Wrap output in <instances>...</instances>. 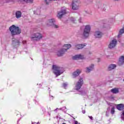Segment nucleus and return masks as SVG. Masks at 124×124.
<instances>
[{"label":"nucleus","instance_id":"nucleus-34","mask_svg":"<svg viewBox=\"0 0 124 124\" xmlns=\"http://www.w3.org/2000/svg\"><path fill=\"white\" fill-rule=\"evenodd\" d=\"M89 118L93 120V116H89Z\"/></svg>","mask_w":124,"mask_h":124},{"label":"nucleus","instance_id":"nucleus-13","mask_svg":"<svg viewBox=\"0 0 124 124\" xmlns=\"http://www.w3.org/2000/svg\"><path fill=\"white\" fill-rule=\"evenodd\" d=\"M86 45H87L86 44H75L74 46L75 47V50H80V49H83V48H84Z\"/></svg>","mask_w":124,"mask_h":124},{"label":"nucleus","instance_id":"nucleus-33","mask_svg":"<svg viewBox=\"0 0 124 124\" xmlns=\"http://www.w3.org/2000/svg\"><path fill=\"white\" fill-rule=\"evenodd\" d=\"M75 124H80L78 123V121H75Z\"/></svg>","mask_w":124,"mask_h":124},{"label":"nucleus","instance_id":"nucleus-21","mask_svg":"<svg viewBox=\"0 0 124 124\" xmlns=\"http://www.w3.org/2000/svg\"><path fill=\"white\" fill-rule=\"evenodd\" d=\"M112 93H119V88H113L110 90Z\"/></svg>","mask_w":124,"mask_h":124},{"label":"nucleus","instance_id":"nucleus-7","mask_svg":"<svg viewBox=\"0 0 124 124\" xmlns=\"http://www.w3.org/2000/svg\"><path fill=\"white\" fill-rule=\"evenodd\" d=\"M42 37H43L42 34L39 32H36L33 33L31 36V40H35L36 41H38V40H40Z\"/></svg>","mask_w":124,"mask_h":124},{"label":"nucleus","instance_id":"nucleus-5","mask_svg":"<svg viewBox=\"0 0 124 124\" xmlns=\"http://www.w3.org/2000/svg\"><path fill=\"white\" fill-rule=\"evenodd\" d=\"M80 0H73L72 8L73 10H78L81 6Z\"/></svg>","mask_w":124,"mask_h":124},{"label":"nucleus","instance_id":"nucleus-27","mask_svg":"<svg viewBox=\"0 0 124 124\" xmlns=\"http://www.w3.org/2000/svg\"><path fill=\"white\" fill-rule=\"evenodd\" d=\"M67 83H63V88H64V89H66V87H67Z\"/></svg>","mask_w":124,"mask_h":124},{"label":"nucleus","instance_id":"nucleus-38","mask_svg":"<svg viewBox=\"0 0 124 124\" xmlns=\"http://www.w3.org/2000/svg\"><path fill=\"white\" fill-rule=\"evenodd\" d=\"M58 109H59V108H56V109H55V111H56V110H58Z\"/></svg>","mask_w":124,"mask_h":124},{"label":"nucleus","instance_id":"nucleus-4","mask_svg":"<svg viewBox=\"0 0 124 124\" xmlns=\"http://www.w3.org/2000/svg\"><path fill=\"white\" fill-rule=\"evenodd\" d=\"M71 44H70L64 45L63 47L66 48H62L59 51H58L57 52H56L57 56H58V57H61V56H62V55H64L65 52H66L68 49H70V48H71Z\"/></svg>","mask_w":124,"mask_h":124},{"label":"nucleus","instance_id":"nucleus-22","mask_svg":"<svg viewBox=\"0 0 124 124\" xmlns=\"http://www.w3.org/2000/svg\"><path fill=\"white\" fill-rule=\"evenodd\" d=\"M34 11V14H36L37 15H40V8H36V10H33Z\"/></svg>","mask_w":124,"mask_h":124},{"label":"nucleus","instance_id":"nucleus-10","mask_svg":"<svg viewBox=\"0 0 124 124\" xmlns=\"http://www.w3.org/2000/svg\"><path fill=\"white\" fill-rule=\"evenodd\" d=\"M117 40L113 39L109 43L108 45V48L109 49H113V48H115L116 46L117 45Z\"/></svg>","mask_w":124,"mask_h":124},{"label":"nucleus","instance_id":"nucleus-35","mask_svg":"<svg viewBox=\"0 0 124 124\" xmlns=\"http://www.w3.org/2000/svg\"><path fill=\"white\" fill-rule=\"evenodd\" d=\"M79 23H81V18H80V19H79Z\"/></svg>","mask_w":124,"mask_h":124},{"label":"nucleus","instance_id":"nucleus-20","mask_svg":"<svg viewBox=\"0 0 124 124\" xmlns=\"http://www.w3.org/2000/svg\"><path fill=\"white\" fill-rule=\"evenodd\" d=\"M16 17L17 19H19V18H21L22 16V12L20 11H17L16 13Z\"/></svg>","mask_w":124,"mask_h":124},{"label":"nucleus","instance_id":"nucleus-29","mask_svg":"<svg viewBox=\"0 0 124 124\" xmlns=\"http://www.w3.org/2000/svg\"><path fill=\"white\" fill-rule=\"evenodd\" d=\"M51 1V0H45V2L47 4H49V3H50V2Z\"/></svg>","mask_w":124,"mask_h":124},{"label":"nucleus","instance_id":"nucleus-32","mask_svg":"<svg viewBox=\"0 0 124 124\" xmlns=\"http://www.w3.org/2000/svg\"><path fill=\"white\" fill-rule=\"evenodd\" d=\"M82 113H83V114H85L86 113V110H82Z\"/></svg>","mask_w":124,"mask_h":124},{"label":"nucleus","instance_id":"nucleus-25","mask_svg":"<svg viewBox=\"0 0 124 124\" xmlns=\"http://www.w3.org/2000/svg\"><path fill=\"white\" fill-rule=\"evenodd\" d=\"M111 114H114V113H115V108L114 107H112L111 108Z\"/></svg>","mask_w":124,"mask_h":124},{"label":"nucleus","instance_id":"nucleus-36","mask_svg":"<svg viewBox=\"0 0 124 124\" xmlns=\"http://www.w3.org/2000/svg\"><path fill=\"white\" fill-rule=\"evenodd\" d=\"M50 0V1H52V0Z\"/></svg>","mask_w":124,"mask_h":124},{"label":"nucleus","instance_id":"nucleus-19","mask_svg":"<svg viewBox=\"0 0 124 124\" xmlns=\"http://www.w3.org/2000/svg\"><path fill=\"white\" fill-rule=\"evenodd\" d=\"M116 108L119 111H122V110H124V105L123 104H120L117 105L116 106Z\"/></svg>","mask_w":124,"mask_h":124},{"label":"nucleus","instance_id":"nucleus-15","mask_svg":"<svg viewBox=\"0 0 124 124\" xmlns=\"http://www.w3.org/2000/svg\"><path fill=\"white\" fill-rule=\"evenodd\" d=\"M21 43V42H20V40L15 39V40H13L12 44L14 47H18V46H20V44Z\"/></svg>","mask_w":124,"mask_h":124},{"label":"nucleus","instance_id":"nucleus-18","mask_svg":"<svg viewBox=\"0 0 124 124\" xmlns=\"http://www.w3.org/2000/svg\"><path fill=\"white\" fill-rule=\"evenodd\" d=\"M117 67V65L115 64H111L108 65V71H111V70H113V69H115Z\"/></svg>","mask_w":124,"mask_h":124},{"label":"nucleus","instance_id":"nucleus-14","mask_svg":"<svg viewBox=\"0 0 124 124\" xmlns=\"http://www.w3.org/2000/svg\"><path fill=\"white\" fill-rule=\"evenodd\" d=\"M94 68V65L91 64L89 67L85 68V72L87 73H90L91 71H93V70Z\"/></svg>","mask_w":124,"mask_h":124},{"label":"nucleus","instance_id":"nucleus-11","mask_svg":"<svg viewBox=\"0 0 124 124\" xmlns=\"http://www.w3.org/2000/svg\"><path fill=\"white\" fill-rule=\"evenodd\" d=\"M103 35V33L100 31H96L94 32V36L95 38H101Z\"/></svg>","mask_w":124,"mask_h":124},{"label":"nucleus","instance_id":"nucleus-9","mask_svg":"<svg viewBox=\"0 0 124 124\" xmlns=\"http://www.w3.org/2000/svg\"><path fill=\"white\" fill-rule=\"evenodd\" d=\"M84 83V81L83 80V78H80L78 81L77 83V85L76 86V90L78 91L81 89V87L83 85Z\"/></svg>","mask_w":124,"mask_h":124},{"label":"nucleus","instance_id":"nucleus-12","mask_svg":"<svg viewBox=\"0 0 124 124\" xmlns=\"http://www.w3.org/2000/svg\"><path fill=\"white\" fill-rule=\"evenodd\" d=\"M85 59V56L81 54L76 55L73 57V60H84Z\"/></svg>","mask_w":124,"mask_h":124},{"label":"nucleus","instance_id":"nucleus-28","mask_svg":"<svg viewBox=\"0 0 124 124\" xmlns=\"http://www.w3.org/2000/svg\"><path fill=\"white\" fill-rule=\"evenodd\" d=\"M84 93H85V92L84 91H81L79 93V94H81L82 95H84Z\"/></svg>","mask_w":124,"mask_h":124},{"label":"nucleus","instance_id":"nucleus-8","mask_svg":"<svg viewBox=\"0 0 124 124\" xmlns=\"http://www.w3.org/2000/svg\"><path fill=\"white\" fill-rule=\"evenodd\" d=\"M66 8L63 7L61 8V10L60 12H59L57 14V17L59 19H61L63 15H65L66 14Z\"/></svg>","mask_w":124,"mask_h":124},{"label":"nucleus","instance_id":"nucleus-16","mask_svg":"<svg viewBox=\"0 0 124 124\" xmlns=\"http://www.w3.org/2000/svg\"><path fill=\"white\" fill-rule=\"evenodd\" d=\"M81 73V70L79 69L77 70L73 73V78H76V77L79 76Z\"/></svg>","mask_w":124,"mask_h":124},{"label":"nucleus","instance_id":"nucleus-31","mask_svg":"<svg viewBox=\"0 0 124 124\" xmlns=\"http://www.w3.org/2000/svg\"><path fill=\"white\" fill-rule=\"evenodd\" d=\"M22 43L23 44H26V43H27V42L26 41H23Z\"/></svg>","mask_w":124,"mask_h":124},{"label":"nucleus","instance_id":"nucleus-37","mask_svg":"<svg viewBox=\"0 0 124 124\" xmlns=\"http://www.w3.org/2000/svg\"><path fill=\"white\" fill-rule=\"evenodd\" d=\"M37 124H40V123H39V122H38Z\"/></svg>","mask_w":124,"mask_h":124},{"label":"nucleus","instance_id":"nucleus-24","mask_svg":"<svg viewBox=\"0 0 124 124\" xmlns=\"http://www.w3.org/2000/svg\"><path fill=\"white\" fill-rule=\"evenodd\" d=\"M2 3H8L12 1V0H1Z\"/></svg>","mask_w":124,"mask_h":124},{"label":"nucleus","instance_id":"nucleus-30","mask_svg":"<svg viewBox=\"0 0 124 124\" xmlns=\"http://www.w3.org/2000/svg\"><path fill=\"white\" fill-rule=\"evenodd\" d=\"M71 21H72L73 22H74V21H75V18H73V17H71Z\"/></svg>","mask_w":124,"mask_h":124},{"label":"nucleus","instance_id":"nucleus-23","mask_svg":"<svg viewBox=\"0 0 124 124\" xmlns=\"http://www.w3.org/2000/svg\"><path fill=\"white\" fill-rule=\"evenodd\" d=\"M24 2L27 3H32L33 2V0H23Z\"/></svg>","mask_w":124,"mask_h":124},{"label":"nucleus","instance_id":"nucleus-1","mask_svg":"<svg viewBox=\"0 0 124 124\" xmlns=\"http://www.w3.org/2000/svg\"><path fill=\"white\" fill-rule=\"evenodd\" d=\"M9 31L11 32L12 35H17V34H20L22 32V31L19 27L13 25L9 28Z\"/></svg>","mask_w":124,"mask_h":124},{"label":"nucleus","instance_id":"nucleus-26","mask_svg":"<svg viewBox=\"0 0 124 124\" xmlns=\"http://www.w3.org/2000/svg\"><path fill=\"white\" fill-rule=\"evenodd\" d=\"M121 119L124 121V110L122 112V114L121 115Z\"/></svg>","mask_w":124,"mask_h":124},{"label":"nucleus","instance_id":"nucleus-3","mask_svg":"<svg viewBox=\"0 0 124 124\" xmlns=\"http://www.w3.org/2000/svg\"><path fill=\"white\" fill-rule=\"evenodd\" d=\"M53 72L56 76H60L61 74H62L64 70L63 69L57 65L52 66Z\"/></svg>","mask_w":124,"mask_h":124},{"label":"nucleus","instance_id":"nucleus-2","mask_svg":"<svg viewBox=\"0 0 124 124\" xmlns=\"http://www.w3.org/2000/svg\"><path fill=\"white\" fill-rule=\"evenodd\" d=\"M81 29H83V30L82 33L83 36L84 37H89V36H90V32H91V30L92 29L91 25H87L83 26L81 27Z\"/></svg>","mask_w":124,"mask_h":124},{"label":"nucleus","instance_id":"nucleus-17","mask_svg":"<svg viewBox=\"0 0 124 124\" xmlns=\"http://www.w3.org/2000/svg\"><path fill=\"white\" fill-rule=\"evenodd\" d=\"M124 63V56H121L119 57L118 64L119 65H123Z\"/></svg>","mask_w":124,"mask_h":124},{"label":"nucleus","instance_id":"nucleus-6","mask_svg":"<svg viewBox=\"0 0 124 124\" xmlns=\"http://www.w3.org/2000/svg\"><path fill=\"white\" fill-rule=\"evenodd\" d=\"M56 22L54 18H51L46 21V25L47 27H50L52 26L54 29H59V26L54 24Z\"/></svg>","mask_w":124,"mask_h":124}]
</instances>
